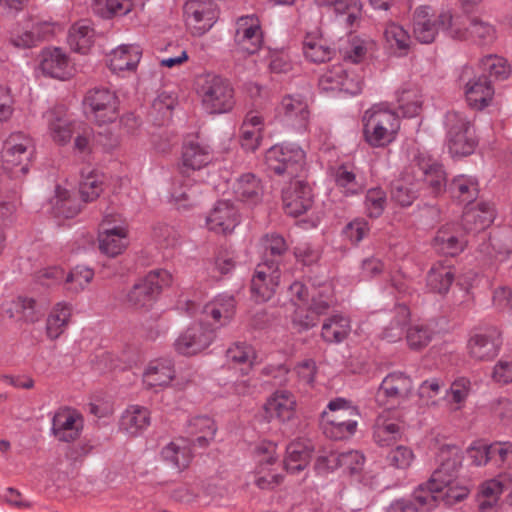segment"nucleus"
<instances>
[{
    "mask_svg": "<svg viewBox=\"0 0 512 512\" xmlns=\"http://www.w3.org/2000/svg\"><path fill=\"white\" fill-rule=\"evenodd\" d=\"M40 70L46 76L65 80L70 76L69 60L60 48H46L41 52Z\"/></svg>",
    "mask_w": 512,
    "mask_h": 512,
    "instance_id": "72a5a7b5",
    "label": "nucleus"
},
{
    "mask_svg": "<svg viewBox=\"0 0 512 512\" xmlns=\"http://www.w3.org/2000/svg\"><path fill=\"white\" fill-rule=\"evenodd\" d=\"M265 186L262 180L253 173H244L238 176L232 184L235 197L249 205H256L262 201Z\"/></svg>",
    "mask_w": 512,
    "mask_h": 512,
    "instance_id": "2f4dec72",
    "label": "nucleus"
},
{
    "mask_svg": "<svg viewBox=\"0 0 512 512\" xmlns=\"http://www.w3.org/2000/svg\"><path fill=\"white\" fill-rule=\"evenodd\" d=\"M149 425V410L139 405H131L126 408L120 420V428L132 436L140 434Z\"/></svg>",
    "mask_w": 512,
    "mask_h": 512,
    "instance_id": "a18cd8bd",
    "label": "nucleus"
},
{
    "mask_svg": "<svg viewBox=\"0 0 512 512\" xmlns=\"http://www.w3.org/2000/svg\"><path fill=\"white\" fill-rule=\"evenodd\" d=\"M500 346V333L494 327L474 332L467 343L470 357L480 361L494 358L499 353Z\"/></svg>",
    "mask_w": 512,
    "mask_h": 512,
    "instance_id": "b1692460",
    "label": "nucleus"
},
{
    "mask_svg": "<svg viewBox=\"0 0 512 512\" xmlns=\"http://www.w3.org/2000/svg\"><path fill=\"white\" fill-rule=\"evenodd\" d=\"M386 203V193L382 188H371L367 191L364 206L369 217L378 218L381 216Z\"/></svg>",
    "mask_w": 512,
    "mask_h": 512,
    "instance_id": "774afa93",
    "label": "nucleus"
},
{
    "mask_svg": "<svg viewBox=\"0 0 512 512\" xmlns=\"http://www.w3.org/2000/svg\"><path fill=\"white\" fill-rule=\"evenodd\" d=\"M365 457L359 451L351 450L343 453H330L327 456H320L315 463V469L322 473L342 468L344 472L351 475L361 472Z\"/></svg>",
    "mask_w": 512,
    "mask_h": 512,
    "instance_id": "a878e982",
    "label": "nucleus"
},
{
    "mask_svg": "<svg viewBox=\"0 0 512 512\" xmlns=\"http://www.w3.org/2000/svg\"><path fill=\"white\" fill-rule=\"evenodd\" d=\"M191 446L193 444L186 438H178L161 450L162 459L177 471L188 467L192 459Z\"/></svg>",
    "mask_w": 512,
    "mask_h": 512,
    "instance_id": "4c0bfd02",
    "label": "nucleus"
},
{
    "mask_svg": "<svg viewBox=\"0 0 512 512\" xmlns=\"http://www.w3.org/2000/svg\"><path fill=\"white\" fill-rule=\"evenodd\" d=\"M175 376L171 360L159 359L152 361L143 373V382L151 388L168 385Z\"/></svg>",
    "mask_w": 512,
    "mask_h": 512,
    "instance_id": "c03bdc74",
    "label": "nucleus"
},
{
    "mask_svg": "<svg viewBox=\"0 0 512 512\" xmlns=\"http://www.w3.org/2000/svg\"><path fill=\"white\" fill-rule=\"evenodd\" d=\"M276 448V444L270 441H262L255 448V485L262 490H272L283 480L282 474L275 472L273 468L277 461Z\"/></svg>",
    "mask_w": 512,
    "mask_h": 512,
    "instance_id": "2eb2a0df",
    "label": "nucleus"
},
{
    "mask_svg": "<svg viewBox=\"0 0 512 512\" xmlns=\"http://www.w3.org/2000/svg\"><path fill=\"white\" fill-rule=\"evenodd\" d=\"M264 249L262 260H275L280 264V259L287 251V244L284 238L278 234H267L261 239Z\"/></svg>",
    "mask_w": 512,
    "mask_h": 512,
    "instance_id": "0e129e2a",
    "label": "nucleus"
},
{
    "mask_svg": "<svg viewBox=\"0 0 512 512\" xmlns=\"http://www.w3.org/2000/svg\"><path fill=\"white\" fill-rule=\"evenodd\" d=\"M197 92L203 108L211 114L229 112L234 106V93L230 83L215 74H206L199 78Z\"/></svg>",
    "mask_w": 512,
    "mask_h": 512,
    "instance_id": "0eeeda50",
    "label": "nucleus"
},
{
    "mask_svg": "<svg viewBox=\"0 0 512 512\" xmlns=\"http://www.w3.org/2000/svg\"><path fill=\"white\" fill-rule=\"evenodd\" d=\"M280 267L275 260H262L257 264L251 279V294L256 302L269 301L280 283Z\"/></svg>",
    "mask_w": 512,
    "mask_h": 512,
    "instance_id": "a211bd4d",
    "label": "nucleus"
},
{
    "mask_svg": "<svg viewBox=\"0 0 512 512\" xmlns=\"http://www.w3.org/2000/svg\"><path fill=\"white\" fill-rule=\"evenodd\" d=\"M199 187L191 184L190 180L175 178L170 187V199L178 209L189 208L197 203V194Z\"/></svg>",
    "mask_w": 512,
    "mask_h": 512,
    "instance_id": "09e8293b",
    "label": "nucleus"
},
{
    "mask_svg": "<svg viewBox=\"0 0 512 512\" xmlns=\"http://www.w3.org/2000/svg\"><path fill=\"white\" fill-rule=\"evenodd\" d=\"M141 56L142 51L138 45H119L109 55V68L114 73L133 71L139 64Z\"/></svg>",
    "mask_w": 512,
    "mask_h": 512,
    "instance_id": "e433bc0d",
    "label": "nucleus"
},
{
    "mask_svg": "<svg viewBox=\"0 0 512 512\" xmlns=\"http://www.w3.org/2000/svg\"><path fill=\"white\" fill-rule=\"evenodd\" d=\"M216 426L212 418L206 415L193 416L187 420L186 433L194 447L205 448L214 439Z\"/></svg>",
    "mask_w": 512,
    "mask_h": 512,
    "instance_id": "f704fd0d",
    "label": "nucleus"
},
{
    "mask_svg": "<svg viewBox=\"0 0 512 512\" xmlns=\"http://www.w3.org/2000/svg\"><path fill=\"white\" fill-rule=\"evenodd\" d=\"M383 38L386 48L394 55L405 56L408 54L412 41L410 34L401 24L394 21L385 23Z\"/></svg>",
    "mask_w": 512,
    "mask_h": 512,
    "instance_id": "ea45409f",
    "label": "nucleus"
},
{
    "mask_svg": "<svg viewBox=\"0 0 512 512\" xmlns=\"http://www.w3.org/2000/svg\"><path fill=\"white\" fill-rule=\"evenodd\" d=\"M455 278V271L451 265L437 263L431 267L427 274V287L436 293L446 294Z\"/></svg>",
    "mask_w": 512,
    "mask_h": 512,
    "instance_id": "8fccbe9b",
    "label": "nucleus"
},
{
    "mask_svg": "<svg viewBox=\"0 0 512 512\" xmlns=\"http://www.w3.org/2000/svg\"><path fill=\"white\" fill-rule=\"evenodd\" d=\"M172 275L167 270H154L137 282L127 295L129 304L135 308L149 306L164 286L170 285Z\"/></svg>",
    "mask_w": 512,
    "mask_h": 512,
    "instance_id": "f3484780",
    "label": "nucleus"
},
{
    "mask_svg": "<svg viewBox=\"0 0 512 512\" xmlns=\"http://www.w3.org/2000/svg\"><path fill=\"white\" fill-rule=\"evenodd\" d=\"M47 137L55 144L64 146L70 143L74 132V122L63 105H56L42 115Z\"/></svg>",
    "mask_w": 512,
    "mask_h": 512,
    "instance_id": "4be33fe9",
    "label": "nucleus"
},
{
    "mask_svg": "<svg viewBox=\"0 0 512 512\" xmlns=\"http://www.w3.org/2000/svg\"><path fill=\"white\" fill-rule=\"evenodd\" d=\"M397 102L405 117H414L421 109L422 96L416 87L407 86L398 91Z\"/></svg>",
    "mask_w": 512,
    "mask_h": 512,
    "instance_id": "6e6d98bb",
    "label": "nucleus"
},
{
    "mask_svg": "<svg viewBox=\"0 0 512 512\" xmlns=\"http://www.w3.org/2000/svg\"><path fill=\"white\" fill-rule=\"evenodd\" d=\"M478 251L483 258H493L504 262L512 253V231L510 229L496 230L487 241L483 236V242L479 244Z\"/></svg>",
    "mask_w": 512,
    "mask_h": 512,
    "instance_id": "c85d7f7f",
    "label": "nucleus"
},
{
    "mask_svg": "<svg viewBox=\"0 0 512 512\" xmlns=\"http://www.w3.org/2000/svg\"><path fill=\"white\" fill-rule=\"evenodd\" d=\"M494 218V206L487 202H480L473 207L465 209L461 225L466 232L477 233L489 227Z\"/></svg>",
    "mask_w": 512,
    "mask_h": 512,
    "instance_id": "473e14b6",
    "label": "nucleus"
},
{
    "mask_svg": "<svg viewBox=\"0 0 512 512\" xmlns=\"http://www.w3.org/2000/svg\"><path fill=\"white\" fill-rule=\"evenodd\" d=\"M313 198L312 188L301 179H293L282 192L285 212L293 217H297L311 209Z\"/></svg>",
    "mask_w": 512,
    "mask_h": 512,
    "instance_id": "5701e85b",
    "label": "nucleus"
},
{
    "mask_svg": "<svg viewBox=\"0 0 512 512\" xmlns=\"http://www.w3.org/2000/svg\"><path fill=\"white\" fill-rule=\"evenodd\" d=\"M72 315V306L66 302H58L53 306L46 320L48 338L55 340L66 330Z\"/></svg>",
    "mask_w": 512,
    "mask_h": 512,
    "instance_id": "de8ad7c7",
    "label": "nucleus"
},
{
    "mask_svg": "<svg viewBox=\"0 0 512 512\" xmlns=\"http://www.w3.org/2000/svg\"><path fill=\"white\" fill-rule=\"evenodd\" d=\"M268 170L277 175L295 177L303 171L306 153L298 144L283 142L270 147L265 154Z\"/></svg>",
    "mask_w": 512,
    "mask_h": 512,
    "instance_id": "6e6552de",
    "label": "nucleus"
},
{
    "mask_svg": "<svg viewBox=\"0 0 512 512\" xmlns=\"http://www.w3.org/2000/svg\"><path fill=\"white\" fill-rule=\"evenodd\" d=\"M319 88L327 94L355 96L363 89V76L354 67L336 64L319 79Z\"/></svg>",
    "mask_w": 512,
    "mask_h": 512,
    "instance_id": "1a4fd4ad",
    "label": "nucleus"
},
{
    "mask_svg": "<svg viewBox=\"0 0 512 512\" xmlns=\"http://www.w3.org/2000/svg\"><path fill=\"white\" fill-rule=\"evenodd\" d=\"M276 116L285 126L299 131L306 130L310 119L307 99L301 94L284 96L277 106Z\"/></svg>",
    "mask_w": 512,
    "mask_h": 512,
    "instance_id": "412c9836",
    "label": "nucleus"
},
{
    "mask_svg": "<svg viewBox=\"0 0 512 512\" xmlns=\"http://www.w3.org/2000/svg\"><path fill=\"white\" fill-rule=\"evenodd\" d=\"M84 104L99 125L112 123L119 117V98L108 88L90 90L85 96Z\"/></svg>",
    "mask_w": 512,
    "mask_h": 512,
    "instance_id": "dca6fc26",
    "label": "nucleus"
},
{
    "mask_svg": "<svg viewBox=\"0 0 512 512\" xmlns=\"http://www.w3.org/2000/svg\"><path fill=\"white\" fill-rule=\"evenodd\" d=\"M364 141L372 148H385L397 139L401 121L398 114L384 104H375L361 117Z\"/></svg>",
    "mask_w": 512,
    "mask_h": 512,
    "instance_id": "7ed1b4c3",
    "label": "nucleus"
},
{
    "mask_svg": "<svg viewBox=\"0 0 512 512\" xmlns=\"http://www.w3.org/2000/svg\"><path fill=\"white\" fill-rule=\"evenodd\" d=\"M446 146L452 157L472 154L477 146V139L472 120L463 112L448 111L444 118Z\"/></svg>",
    "mask_w": 512,
    "mask_h": 512,
    "instance_id": "39448f33",
    "label": "nucleus"
},
{
    "mask_svg": "<svg viewBox=\"0 0 512 512\" xmlns=\"http://www.w3.org/2000/svg\"><path fill=\"white\" fill-rule=\"evenodd\" d=\"M467 104L475 110H483L492 101L494 88L485 75H476L470 66H464L459 75Z\"/></svg>",
    "mask_w": 512,
    "mask_h": 512,
    "instance_id": "ddd939ff",
    "label": "nucleus"
},
{
    "mask_svg": "<svg viewBox=\"0 0 512 512\" xmlns=\"http://www.w3.org/2000/svg\"><path fill=\"white\" fill-rule=\"evenodd\" d=\"M335 182L346 195L357 194L363 188V183L356 178L353 171L346 166H340L335 172Z\"/></svg>",
    "mask_w": 512,
    "mask_h": 512,
    "instance_id": "69168bd1",
    "label": "nucleus"
},
{
    "mask_svg": "<svg viewBox=\"0 0 512 512\" xmlns=\"http://www.w3.org/2000/svg\"><path fill=\"white\" fill-rule=\"evenodd\" d=\"M311 457L312 448L309 442L305 440L291 442L286 448L284 467L288 473H299L306 468Z\"/></svg>",
    "mask_w": 512,
    "mask_h": 512,
    "instance_id": "79ce46f5",
    "label": "nucleus"
},
{
    "mask_svg": "<svg viewBox=\"0 0 512 512\" xmlns=\"http://www.w3.org/2000/svg\"><path fill=\"white\" fill-rule=\"evenodd\" d=\"M409 320V310L406 306L397 308V317L384 328L382 338L388 342H396L400 340L404 334L405 326Z\"/></svg>",
    "mask_w": 512,
    "mask_h": 512,
    "instance_id": "680f3d73",
    "label": "nucleus"
},
{
    "mask_svg": "<svg viewBox=\"0 0 512 512\" xmlns=\"http://www.w3.org/2000/svg\"><path fill=\"white\" fill-rule=\"evenodd\" d=\"M220 9L213 0H187L184 5L186 26L193 36H203L217 23Z\"/></svg>",
    "mask_w": 512,
    "mask_h": 512,
    "instance_id": "9b49d317",
    "label": "nucleus"
},
{
    "mask_svg": "<svg viewBox=\"0 0 512 512\" xmlns=\"http://www.w3.org/2000/svg\"><path fill=\"white\" fill-rule=\"evenodd\" d=\"M439 31L452 39H464L466 31L461 28V18L453 17L448 12L436 14L430 6H419L413 15V33L415 38L423 44L432 43Z\"/></svg>",
    "mask_w": 512,
    "mask_h": 512,
    "instance_id": "20e7f679",
    "label": "nucleus"
},
{
    "mask_svg": "<svg viewBox=\"0 0 512 512\" xmlns=\"http://www.w3.org/2000/svg\"><path fill=\"white\" fill-rule=\"evenodd\" d=\"M352 330L348 316L337 313L326 318L321 327V338L328 344H340L345 341Z\"/></svg>",
    "mask_w": 512,
    "mask_h": 512,
    "instance_id": "58836bf2",
    "label": "nucleus"
},
{
    "mask_svg": "<svg viewBox=\"0 0 512 512\" xmlns=\"http://www.w3.org/2000/svg\"><path fill=\"white\" fill-rule=\"evenodd\" d=\"M472 392V384L469 379L460 377L455 379L449 389L446 390L444 401L452 411L461 410Z\"/></svg>",
    "mask_w": 512,
    "mask_h": 512,
    "instance_id": "603ef678",
    "label": "nucleus"
},
{
    "mask_svg": "<svg viewBox=\"0 0 512 512\" xmlns=\"http://www.w3.org/2000/svg\"><path fill=\"white\" fill-rule=\"evenodd\" d=\"M34 153L33 139L22 132L11 133L3 143L1 158L6 170L19 168L28 171V163Z\"/></svg>",
    "mask_w": 512,
    "mask_h": 512,
    "instance_id": "4468645a",
    "label": "nucleus"
},
{
    "mask_svg": "<svg viewBox=\"0 0 512 512\" xmlns=\"http://www.w3.org/2000/svg\"><path fill=\"white\" fill-rule=\"evenodd\" d=\"M93 278L94 271L91 268L77 265L67 274L65 281L67 284H70V290L80 292L86 288Z\"/></svg>",
    "mask_w": 512,
    "mask_h": 512,
    "instance_id": "338daca9",
    "label": "nucleus"
},
{
    "mask_svg": "<svg viewBox=\"0 0 512 512\" xmlns=\"http://www.w3.org/2000/svg\"><path fill=\"white\" fill-rule=\"evenodd\" d=\"M449 191L454 198H457L461 202L470 203L478 197V179L471 175H458L454 177L450 183Z\"/></svg>",
    "mask_w": 512,
    "mask_h": 512,
    "instance_id": "3c124183",
    "label": "nucleus"
},
{
    "mask_svg": "<svg viewBox=\"0 0 512 512\" xmlns=\"http://www.w3.org/2000/svg\"><path fill=\"white\" fill-rule=\"evenodd\" d=\"M93 9L102 17L123 16L132 9V0H94Z\"/></svg>",
    "mask_w": 512,
    "mask_h": 512,
    "instance_id": "e2e57ef3",
    "label": "nucleus"
},
{
    "mask_svg": "<svg viewBox=\"0 0 512 512\" xmlns=\"http://www.w3.org/2000/svg\"><path fill=\"white\" fill-rule=\"evenodd\" d=\"M437 459L439 467L433 472L429 481L420 484L410 498L393 501L386 512H428L439 502L451 506L469 495L468 485L458 476L462 465L459 447L442 446Z\"/></svg>",
    "mask_w": 512,
    "mask_h": 512,
    "instance_id": "f257e3e1",
    "label": "nucleus"
},
{
    "mask_svg": "<svg viewBox=\"0 0 512 512\" xmlns=\"http://www.w3.org/2000/svg\"><path fill=\"white\" fill-rule=\"evenodd\" d=\"M256 360L255 349L246 342H235L226 350L227 364L238 368L242 377L246 376Z\"/></svg>",
    "mask_w": 512,
    "mask_h": 512,
    "instance_id": "a19ab883",
    "label": "nucleus"
},
{
    "mask_svg": "<svg viewBox=\"0 0 512 512\" xmlns=\"http://www.w3.org/2000/svg\"><path fill=\"white\" fill-rule=\"evenodd\" d=\"M336 16L343 21L347 27H352L361 19V0H337L332 4Z\"/></svg>",
    "mask_w": 512,
    "mask_h": 512,
    "instance_id": "4d7b16f0",
    "label": "nucleus"
},
{
    "mask_svg": "<svg viewBox=\"0 0 512 512\" xmlns=\"http://www.w3.org/2000/svg\"><path fill=\"white\" fill-rule=\"evenodd\" d=\"M321 417L323 431L331 439L342 440L356 432L358 422L354 418L339 420L338 415L329 414L327 411H323Z\"/></svg>",
    "mask_w": 512,
    "mask_h": 512,
    "instance_id": "37998d69",
    "label": "nucleus"
},
{
    "mask_svg": "<svg viewBox=\"0 0 512 512\" xmlns=\"http://www.w3.org/2000/svg\"><path fill=\"white\" fill-rule=\"evenodd\" d=\"M464 245L465 241L458 238L449 229H440L433 240L434 248L449 256H455L462 252Z\"/></svg>",
    "mask_w": 512,
    "mask_h": 512,
    "instance_id": "13d9d810",
    "label": "nucleus"
},
{
    "mask_svg": "<svg viewBox=\"0 0 512 512\" xmlns=\"http://www.w3.org/2000/svg\"><path fill=\"white\" fill-rule=\"evenodd\" d=\"M461 28L467 33V37L463 40L471 39L484 44L491 42L495 38L494 27L490 23L478 18L471 19L468 26L461 20Z\"/></svg>",
    "mask_w": 512,
    "mask_h": 512,
    "instance_id": "bf43d9fd",
    "label": "nucleus"
},
{
    "mask_svg": "<svg viewBox=\"0 0 512 512\" xmlns=\"http://www.w3.org/2000/svg\"><path fill=\"white\" fill-rule=\"evenodd\" d=\"M413 391L412 379L402 372L389 373L381 382L376 401L381 406L403 405Z\"/></svg>",
    "mask_w": 512,
    "mask_h": 512,
    "instance_id": "6ab92c4d",
    "label": "nucleus"
},
{
    "mask_svg": "<svg viewBox=\"0 0 512 512\" xmlns=\"http://www.w3.org/2000/svg\"><path fill=\"white\" fill-rule=\"evenodd\" d=\"M216 337V327L207 325L199 317L178 336L174 346L179 354L192 356L206 350Z\"/></svg>",
    "mask_w": 512,
    "mask_h": 512,
    "instance_id": "f8f14e48",
    "label": "nucleus"
},
{
    "mask_svg": "<svg viewBox=\"0 0 512 512\" xmlns=\"http://www.w3.org/2000/svg\"><path fill=\"white\" fill-rule=\"evenodd\" d=\"M234 44L238 51L252 55L263 44V33L259 18L254 15L238 17L235 21Z\"/></svg>",
    "mask_w": 512,
    "mask_h": 512,
    "instance_id": "aec40b11",
    "label": "nucleus"
},
{
    "mask_svg": "<svg viewBox=\"0 0 512 512\" xmlns=\"http://www.w3.org/2000/svg\"><path fill=\"white\" fill-rule=\"evenodd\" d=\"M83 429L82 416L71 409H60L52 418V434L62 442L76 440Z\"/></svg>",
    "mask_w": 512,
    "mask_h": 512,
    "instance_id": "bb28decb",
    "label": "nucleus"
},
{
    "mask_svg": "<svg viewBox=\"0 0 512 512\" xmlns=\"http://www.w3.org/2000/svg\"><path fill=\"white\" fill-rule=\"evenodd\" d=\"M213 159L211 148L198 141H189L182 147L179 169L181 172L196 171L207 166Z\"/></svg>",
    "mask_w": 512,
    "mask_h": 512,
    "instance_id": "7c9ffc66",
    "label": "nucleus"
},
{
    "mask_svg": "<svg viewBox=\"0 0 512 512\" xmlns=\"http://www.w3.org/2000/svg\"><path fill=\"white\" fill-rule=\"evenodd\" d=\"M178 308L186 311L190 316H199L207 325L216 327L218 332L221 327L232 321L236 312V301L232 295L223 293L203 306L194 300H185L178 304Z\"/></svg>",
    "mask_w": 512,
    "mask_h": 512,
    "instance_id": "423d86ee",
    "label": "nucleus"
},
{
    "mask_svg": "<svg viewBox=\"0 0 512 512\" xmlns=\"http://www.w3.org/2000/svg\"><path fill=\"white\" fill-rule=\"evenodd\" d=\"M302 51L306 60L316 64L330 61L336 53L335 49L328 44L327 40L317 30L305 35Z\"/></svg>",
    "mask_w": 512,
    "mask_h": 512,
    "instance_id": "c9c22d12",
    "label": "nucleus"
},
{
    "mask_svg": "<svg viewBox=\"0 0 512 512\" xmlns=\"http://www.w3.org/2000/svg\"><path fill=\"white\" fill-rule=\"evenodd\" d=\"M411 173L407 170L391 187V198L399 205L410 206L421 188L426 186L437 195L446 186V173L442 164L427 150L417 148L412 153Z\"/></svg>",
    "mask_w": 512,
    "mask_h": 512,
    "instance_id": "f03ea898",
    "label": "nucleus"
},
{
    "mask_svg": "<svg viewBox=\"0 0 512 512\" xmlns=\"http://www.w3.org/2000/svg\"><path fill=\"white\" fill-rule=\"evenodd\" d=\"M104 179L105 176L96 170L82 172L79 191L84 202H92L100 196L103 191Z\"/></svg>",
    "mask_w": 512,
    "mask_h": 512,
    "instance_id": "5fc2aeb1",
    "label": "nucleus"
},
{
    "mask_svg": "<svg viewBox=\"0 0 512 512\" xmlns=\"http://www.w3.org/2000/svg\"><path fill=\"white\" fill-rule=\"evenodd\" d=\"M296 398L288 390H276L266 401L264 409L271 419L281 422L291 420L296 412Z\"/></svg>",
    "mask_w": 512,
    "mask_h": 512,
    "instance_id": "c756f323",
    "label": "nucleus"
},
{
    "mask_svg": "<svg viewBox=\"0 0 512 512\" xmlns=\"http://www.w3.org/2000/svg\"><path fill=\"white\" fill-rule=\"evenodd\" d=\"M94 39L95 31L91 22L81 20L70 28L67 42L73 51L85 54L93 45Z\"/></svg>",
    "mask_w": 512,
    "mask_h": 512,
    "instance_id": "49530a36",
    "label": "nucleus"
},
{
    "mask_svg": "<svg viewBox=\"0 0 512 512\" xmlns=\"http://www.w3.org/2000/svg\"><path fill=\"white\" fill-rule=\"evenodd\" d=\"M52 211L55 216L63 218H73L80 211V205L76 199L71 197V193L61 186H56L55 195L51 199Z\"/></svg>",
    "mask_w": 512,
    "mask_h": 512,
    "instance_id": "864d4df0",
    "label": "nucleus"
},
{
    "mask_svg": "<svg viewBox=\"0 0 512 512\" xmlns=\"http://www.w3.org/2000/svg\"><path fill=\"white\" fill-rule=\"evenodd\" d=\"M482 75L487 78L503 79L510 74V66L507 61L496 55H488L480 61Z\"/></svg>",
    "mask_w": 512,
    "mask_h": 512,
    "instance_id": "052dcab7",
    "label": "nucleus"
},
{
    "mask_svg": "<svg viewBox=\"0 0 512 512\" xmlns=\"http://www.w3.org/2000/svg\"><path fill=\"white\" fill-rule=\"evenodd\" d=\"M98 234L99 249L109 257L123 253L129 244V230L126 222L118 215L106 214Z\"/></svg>",
    "mask_w": 512,
    "mask_h": 512,
    "instance_id": "9d476101",
    "label": "nucleus"
},
{
    "mask_svg": "<svg viewBox=\"0 0 512 512\" xmlns=\"http://www.w3.org/2000/svg\"><path fill=\"white\" fill-rule=\"evenodd\" d=\"M239 223L238 209L228 200L218 201L206 217L207 228L217 234L231 233Z\"/></svg>",
    "mask_w": 512,
    "mask_h": 512,
    "instance_id": "393cba45",
    "label": "nucleus"
},
{
    "mask_svg": "<svg viewBox=\"0 0 512 512\" xmlns=\"http://www.w3.org/2000/svg\"><path fill=\"white\" fill-rule=\"evenodd\" d=\"M402 432V426L390 408L383 410L376 417L373 425V439L377 445L391 446L401 438Z\"/></svg>",
    "mask_w": 512,
    "mask_h": 512,
    "instance_id": "cd10ccee",
    "label": "nucleus"
}]
</instances>
